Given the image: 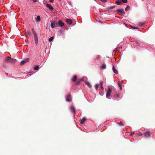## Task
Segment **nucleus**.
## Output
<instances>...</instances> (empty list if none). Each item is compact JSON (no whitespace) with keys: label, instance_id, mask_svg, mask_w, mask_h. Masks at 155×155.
<instances>
[{"label":"nucleus","instance_id":"obj_1","mask_svg":"<svg viewBox=\"0 0 155 155\" xmlns=\"http://www.w3.org/2000/svg\"><path fill=\"white\" fill-rule=\"evenodd\" d=\"M5 61L7 63H15L17 61V60L16 59H14L9 57H6L5 59Z\"/></svg>","mask_w":155,"mask_h":155},{"label":"nucleus","instance_id":"obj_2","mask_svg":"<svg viewBox=\"0 0 155 155\" xmlns=\"http://www.w3.org/2000/svg\"><path fill=\"white\" fill-rule=\"evenodd\" d=\"M51 26L52 28L57 27L58 26V23L57 22L54 20L51 22Z\"/></svg>","mask_w":155,"mask_h":155},{"label":"nucleus","instance_id":"obj_3","mask_svg":"<svg viewBox=\"0 0 155 155\" xmlns=\"http://www.w3.org/2000/svg\"><path fill=\"white\" fill-rule=\"evenodd\" d=\"M117 12L119 15H124L125 14V12L124 11V9H117Z\"/></svg>","mask_w":155,"mask_h":155},{"label":"nucleus","instance_id":"obj_4","mask_svg":"<svg viewBox=\"0 0 155 155\" xmlns=\"http://www.w3.org/2000/svg\"><path fill=\"white\" fill-rule=\"evenodd\" d=\"M111 92V89L110 88H109L107 90L106 95V97L108 98H110V93Z\"/></svg>","mask_w":155,"mask_h":155},{"label":"nucleus","instance_id":"obj_5","mask_svg":"<svg viewBox=\"0 0 155 155\" xmlns=\"http://www.w3.org/2000/svg\"><path fill=\"white\" fill-rule=\"evenodd\" d=\"M34 35L35 38V43L36 45H38V35L37 34H36Z\"/></svg>","mask_w":155,"mask_h":155},{"label":"nucleus","instance_id":"obj_6","mask_svg":"<svg viewBox=\"0 0 155 155\" xmlns=\"http://www.w3.org/2000/svg\"><path fill=\"white\" fill-rule=\"evenodd\" d=\"M29 58H27L24 60L21 61V65H23L25 63L28 62L29 61Z\"/></svg>","mask_w":155,"mask_h":155},{"label":"nucleus","instance_id":"obj_7","mask_svg":"<svg viewBox=\"0 0 155 155\" xmlns=\"http://www.w3.org/2000/svg\"><path fill=\"white\" fill-rule=\"evenodd\" d=\"M101 68L102 69H105L106 68V65L105 63H102L100 66Z\"/></svg>","mask_w":155,"mask_h":155},{"label":"nucleus","instance_id":"obj_8","mask_svg":"<svg viewBox=\"0 0 155 155\" xmlns=\"http://www.w3.org/2000/svg\"><path fill=\"white\" fill-rule=\"evenodd\" d=\"M71 96L70 94H69L67 97L66 99L67 101H71Z\"/></svg>","mask_w":155,"mask_h":155},{"label":"nucleus","instance_id":"obj_9","mask_svg":"<svg viewBox=\"0 0 155 155\" xmlns=\"http://www.w3.org/2000/svg\"><path fill=\"white\" fill-rule=\"evenodd\" d=\"M46 6L50 10H52L53 9V7L49 4H47L46 5Z\"/></svg>","mask_w":155,"mask_h":155},{"label":"nucleus","instance_id":"obj_10","mask_svg":"<svg viewBox=\"0 0 155 155\" xmlns=\"http://www.w3.org/2000/svg\"><path fill=\"white\" fill-rule=\"evenodd\" d=\"M58 24L60 26L62 27L64 25V24L63 22L61 20L58 21Z\"/></svg>","mask_w":155,"mask_h":155},{"label":"nucleus","instance_id":"obj_11","mask_svg":"<svg viewBox=\"0 0 155 155\" xmlns=\"http://www.w3.org/2000/svg\"><path fill=\"white\" fill-rule=\"evenodd\" d=\"M66 21L69 24L71 25L72 23V21L70 19H67L66 20Z\"/></svg>","mask_w":155,"mask_h":155},{"label":"nucleus","instance_id":"obj_12","mask_svg":"<svg viewBox=\"0 0 155 155\" xmlns=\"http://www.w3.org/2000/svg\"><path fill=\"white\" fill-rule=\"evenodd\" d=\"M144 135L146 137H147L150 136V132L149 131H147V132H146L145 133Z\"/></svg>","mask_w":155,"mask_h":155},{"label":"nucleus","instance_id":"obj_13","mask_svg":"<svg viewBox=\"0 0 155 155\" xmlns=\"http://www.w3.org/2000/svg\"><path fill=\"white\" fill-rule=\"evenodd\" d=\"M26 35L27 36H29L30 37L31 34V32L29 31H27L25 33Z\"/></svg>","mask_w":155,"mask_h":155},{"label":"nucleus","instance_id":"obj_14","mask_svg":"<svg viewBox=\"0 0 155 155\" xmlns=\"http://www.w3.org/2000/svg\"><path fill=\"white\" fill-rule=\"evenodd\" d=\"M83 81V79L82 78H80V79H78L76 83V84H79L81 81Z\"/></svg>","mask_w":155,"mask_h":155},{"label":"nucleus","instance_id":"obj_15","mask_svg":"<svg viewBox=\"0 0 155 155\" xmlns=\"http://www.w3.org/2000/svg\"><path fill=\"white\" fill-rule=\"evenodd\" d=\"M71 109L74 114L75 113V109L74 107H71Z\"/></svg>","mask_w":155,"mask_h":155},{"label":"nucleus","instance_id":"obj_16","mask_svg":"<svg viewBox=\"0 0 155 155\" xmlns=\"http://www.w3.org/2000/svg\"><path fill=\"white\" fill-rule=\"evenodd\" d=\"M113 71L116 74L118 73V72L117 71L116 69H115L114 66H113Z\"/></svg>","mask_w":155,"mask_h":155},{"label":"nucleus","instance_id":"obj_17","mask_svg":"<svg viewBox=\"0 0 155 155\" xmlns=\"http://www.w3.org/2000/svg\"><path fill=\"white\" fill-rule=\"evenodd\" d=\"M86 120V119L85 118H84V117L81 120V121L80 122L81 124H83L84 123V121Z\"/></svg>","mask_w":155,"mask_h":155},{"label":"nucleus","instance_id":"obj_18","mask_svg":"<svg viewBox=\"0 0 155 155\" xmlns=\"http://www.w3.org/2000/svg\"><path fill=\"white\" fill-rule=\"evenodd\" d=\"M115 3L118 5H121L122 4V2L121 1L117 0L116 1Z\"/></svg>","mask_w":155,"mask_h":155},{"label":"nucleus","instance_id":"obj_19","mask_svg":"<svg viewBox=\"0 0 155 155\" xmlns=\"http://www.w3.org/2000/svg\"><path fill=\"white\" fill-rule=\"evenodd\" d=\"M77 79V76L76 75L74 76L73 79H72V81L73 82H75L76 81Z\"/></svg>","mask_w":155,"mask_h":155},{"label":"nucleus","instance_id":"obj_20","mask_svg":"<svg viewBox=\"0 0 155 155\" xmlns=\"http://www.w3.org/2000/svg\"><path fill=\"white\" fill-rule=\"evenodd\" d=\"M36 19L37 21L39 22L41 21V18L39 16H38Z\"/></svg>","mask_w":155,"mask_h":155},{"label":"nucleus","instance_id":"obj_21","mask_svg":"<svg viewBox=\"0 0 155 155\" xmlns=\"http://www.w3.org/2000/svg\"><path fill=\"white\" fill-rule=\"evenodd\" d=\"M39 68V65H36L34 68V69L35 70H38Z\"/></svg>","mask_w":155,"mask_h":155},{"label":"nucleus","instance_id":"obj_22","mask_svg":"<svg viewBox=\"0 0 155 155\" xmlns=\"http://www.w3.org/2000/svg\"><path fill=\"white\" fill-rule=\"evenodd\" d=\"M32 31L34 35L37 34V33L34 28H32Z\"/></svg>","mask_w":155,"mask_h":155},{"label":"nucleus","instance_id":"obj_23","mask_svg":"<svg viewBox=\"0 0 155 155\" xmlns=\"http://www.w3.org/2000/svg\"><path fill=\"white\" fill-rule=\"evenodd\" d=\"M115 96L116 99H118L120 97L119 94H116L115 95Z\"/></svg>","mask_w":155,"mask_h":155},{"label":"nucleus","instance_id":"obj_24","mask_svg":"<svg viewBox=\"0 0 155 155\" xmlns=\"http://www.w3.org/2000/svg\"><path fill=\"white\" fill-rule=\"evenodd\" d=\"M130 7L129 6H127L126 8L125 9V11H127L130 9Z\"/></svg>","mask_w":155,"mask_h":155},{"label":"nucleus","instance_id":"obj_25","mask_svg":"<svg viewBox=\"0 0 155 155\" xmlns=\"http://www.w3.org/2000/svg\"><path fill=\"white\" fill-rule=\"evenodd\" d=\"M138 25H140L141 26H143L144 25V23L142 22V23L141 22H138Z\"/></svg>","mask_w":155,"mask_h":155},{"label":"nucleus","instance_id":"obj_26","mask_svg":"<svg viewBox=\"0 0 155 155\" xmlns=\"http://www.w3.org/2000/svg\"><path fill=\"white\" fill-rule=\"evenodd\" d=\"M53 38H54V37L53 36H52V37H50L49 39V41H52L53 40Z\"/></svg>","mask_w":155,"mask_h":155},{"label":"nucleus","instance_id":"obj_27","mask_svg":"<svg viewBox=\"0 0 155 155\" xmlns=\"http://www.w3.org/2000/svg\"><path fill=\"white\" fill-rule=\"evenodd\" d=\"M118 86L120 87V90H121L122 88L121 87L122 85H121V84L120 83H118Z\"/></svg>","mask_w":155,"mask_h":155},{"label":"nucleus","instance_id":"obj_28","mask_svg":"<svg viewBox=\"0 0 155 155\" xmlns=\"http://www.w3.org/2000/svg\"><path fill=\"white\" fill-rule=\"evenodd\" d=\"M86 84L89 87H91V85H90V83L88 82H86Z\"/></svg>","mask_w":155,"mask_h":155},{"label":"nucleus","instance_id":"obj_29","mask_svg":"<svg viewBox=\"0 0 155 155\" xmlns=\"http://www.w3.org/2000/svg\"><path fill=\"white\" fill-rule=\"evenodd\" d=\"M121 1L123 3H126L127 2V0H121Z\"/></svg>","mask_w":155,"mask_h":155},{"label":"nucleus","instance_id":"obj_30","mask_svg":"<svg viewBox=\"0 0 155 155\" xmlns=\"http://www.w3.org/2000/svg\"><path fill=\"white\" fill-rule=\"evenodd\" d=\"M98 84H96L95 85V88H96V90H97V89L98 88Z\"/></svg>","mask_w":155,"mask_h":155},{"label":"nucleus","instance_id":"obj_31","mask_svg":"<svg viewBox=\"0 0 155 155\" xmlns=\"http://www.w3.org/2000/svg\"><path fill=\"white\" fill-rule=\"evenodd\" d=\"M135 43H136V44L138 46L139 45V43L138 42L135 41Z\"/></svg>","mask_w":155,"mask_h":155},{"label":"nucleus","instance_id":"obj_32","mask_svg":"<svg viewBox=\"0 0 155 155\" xmlns=\"http://www.w3.org/2000/svg\"><path fill=\"white\" fill-rule=\"evenodd\" d=\"M114 7H115L114 6H111L110 7V8L112 9L114 8Z\"/></svg>","mask_w":155,"mask_h":155},{"label":"nucleus","instance_id":"obj_33","mask_svg":"<svg viewBox=\"0 0 155 155\" xmlns=\"http://www.w3.org/2000/svg\"><path fill=\"white\" fill-rule=\"evenodd\" d=\"M119 125H122V126H123L122 123L121 122H120L119 123Z\"/></svg>","mask_w":155,"mask_h":155},{"label":"nucleus","instance_id":"obj_34","mask_svg":"<svg viewBox=\"0 0 155 155\" xmlns=\"http://www.w3.org/2000/svg\"><path fill=\"white\" fill-rule=\"evenodd\" d=\"M101 1L103 2H105L107 1V0H100Z\"/></svg>","mask_w":155,"mask_h":155},{"label":"nucleus","instance_id":"obj_35","mask_svg":"<svg viewBox=\"0 0 155 155\" xmlns=\"http://www.w3.org/2000/svg\"><path fill=\"white\" fill-rule=\"evenodd\" d=\"M101 88L102 90H103L104 89V88H103V87L102 85H101Z\"/></svg>","mask_w":155,"mask_h":155},{"label":"nucleus","instance_id":"obj_36","mask_svg":"<svg viewBox=\"0 0 155 155\" xmlns=\"http://www.w3.org/2000/svg\"><path fill=\"white\" fill-rule=\"evenodd\" d=\"M132 28L134 29H138V28L136 27H132Z\"/></svg>","mask_w":155,"mask_h":155},{"label":"nucleus","instance_id":"obj_37","mask_svg":"<svg viewBox=\"0 0 155 155\" xmlns=\"http://www.w3.org/2000/svg\"><path fill=\"white\" fill-rule=\"evenodd\" d=\"M100 84H101V85H103V81H101L100 82Z\"/></svg>","mask_w":155,"mask_h":155},{"label":"nucleus","instance_id":"obj_38","mask_svg":"<svg viewBox=\"0 0 155 155\" xmlns=\"http://www.w3.org/2000/svg\"><path fill=\"white\" fill-rule=\"evenodd\" d=\"M54 0H50L49 1L51 2H52Z\"/></svg>","mask_w":155,"mask_h":155},{"label":"nucleus","instance_id":"obj_39","mask_svg":"<svg viewBox=\"0 0 155 155\" xmlns=\"http://www.w3.org/2000/svg\"><path fill=\"white\" fill-rule=\"evenodd\" d=\"M133 134H134V133H131L130 134V136H132L133 135Z\"/></svg>","mask_w":155,"mask_h":155},{"label":"nucleus","instance_id":"obj_40","mask_svg":"<svg viewBox=\"0 0 155 155\" xmlns=\"http://www.w3.org/2000/svg\"><path fill=\"white\" fill-rule=\"evenodd\" d=\"M34 2H36L38 1V0H33Z\"/></svg>","mask_w":155,"mask_h":155},{"label":"nucleus","instance_id":"obj_41","mask_svg":"<svg viewBox=\"0 0 155 155\" xmlns=\"http://www.w3.org/2000/svg\"><path fill=\"white\" fill-rule=\"evenodd\" d=\"M5 74H6V75H8V73H5Z\"/></svg>","mask_w":155,"mask_h":155}]
</instances>
